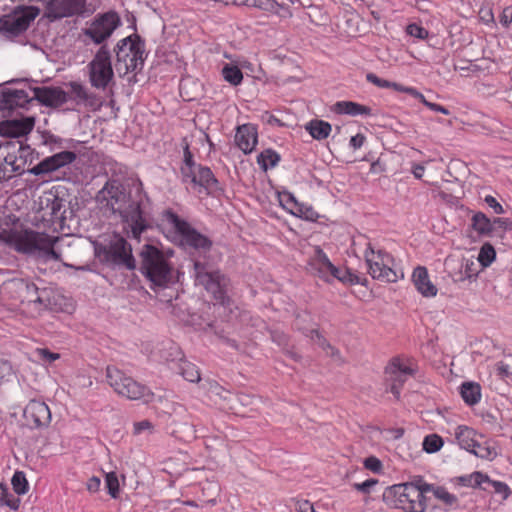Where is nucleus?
<instances>
[{
  "instance_id": "f257e3e1",
  "label": "nucleus",
  "mask_w": 512,
  "mask_h": 512,
  "mask_svg": "<svg viewBox=\"0 0 512 512\" xmlns=\"http://www.w3.org/2000/svg\"><path fill=\"white\" fill-rule=\"evenodd\" d=\"M96 200L102 206L121 216L125 228H129L127 231L129 237L139 239L147 228V221L143 216L140 201L127 194L120 182L108 181L98 192Z\"/></svg>"
},
{
  "instance_id": "f03ea898",
  "label": "nucleus",
  "mask_w": 512,
  "mask_h": 512,
  "mask_svg": "<svg viewBox=\"0 0 512 512\" xmlns=\"http://www.w3.org/2000/svg\"><path fill=\"white\" fill-rule=\"evenodd\" d=\"M0 297L13 308L32 307L39 313L46 309H56V293L51 288L39 290L34 283L24 279H11L0 287Z\"/></svg>"
},
{
  "instance_id": "7ed1b4c3",
  "label": "nucleus",
  "mask_w": 512,
  "mask_h": 512,
  "mask_svg": "<svg viewBox=\"0 0 512 512\" xmlns=\"http://www.w3.org/2000/svg\"><path fill=\"white\" fill-rule=\"evenodd\" d=\"M57 237L28 229L3 228L0 230V242L19 253L35 255L45 261H60L59 253L54 249Z\"/></svg>"
},
{
  "instance_id": "20e7f679",
  "label": "nucleus",
  "mask_w": 512,
  "mask_h": 512,
  "mask_svg": "<svg viewBox=\"0 0 512 512\" xmlns=\"http://www.w3.org/2000/svg\"><path fill=\"white\" fill-rule=\"evenodd\" d=\"M429 490L430 486L425 483H400L389 487L384 493V499L391 507L404 512H425V493Z\"/></svg>"
},
{
  "instance_id": "39448f33",
  "label": "nucleus",
  "mask_w": 512,
  "mask_h": 512,
  "mask_svg": "<svg viewBox=\"0 0 512 512\" xmlns=\"http://www.w3.org/2000/svg\"><path fill=\"white\" fill-rule=\"evenodd\" d=\"M116 71L120 76L141 69L144 65L145 43L138 34L120 40L116 47Z\"/></svg>"
},
{
  "instance_id": "423d86ee",
  "label": "nucleus",
  "mask_w": 512,
  "mask_h": 512,
  "mask_svg": "<svg viewBox=\"0 0 512 512\" xmlns=\"http://www.w3.org/2000/svg\"><path fill=\"white\" fill-rule=\"evenodd\" d=\"M368 266V273L373 279L394 283L404 277V273L398 270L394 257L383 249H375L370 243L364 252Z\"/></svg>"
},
{
  "instance_id": "0eeeda50",
  "label": "nucleus",
  "mask_w": 512,
  "mask_h": 512,
  "mask_svg": "<svg viewBox=\"0 0 512 512\" xmlns=\"http://www.w3.org/2000/svg\"><path fill=\"white\" fill-rule=\"evenodd\" d=\"M106 378L108 384L119 396L129 400H143L146 403L154 398L153 392L146 385L126 375L115 366L107 367Z\"/></svg>"
},
{
  "instance_id": "6e6552de",
  "label": "nucleus",
  "mask_w": 512,
  "mask_h": 512,
  "mask_svg": "<svg viewBox=\"0 0 512 512\" xmlns=\"http://www.w3.org/2000/svg\"><path fill=\"white\" fill-rule=\"evenodd\" d=\"M141 270L157 286H166L173 278V270L162 251L152 245H145L141 252Z\"/></svg>"
},
{
  "instance_id": "1a4fd4ad",
  "label": "nucleus",
  "mask_w": 512,
  "mask_h": 512,
  "mask_svg": "<svg viewBox=\"0 0 512 512\" xmlns=\"http://www.w3.org/2000/svg\"><path fill=\"white\" fill-rule=\"evenodd\" d=\"M415 372L416 365L412 359L400 356L392 358L384 370L387 390L399 399L404 383L414 376Z\"/></svg>"
},
{
  "instance_id": "9d476101",
  "label": "nucleus",
  "mask_w": 512,
  "mask_h": 512,
  "mask_svg": "<svg viewBox=\"0 0 512 512\" xmlns=\"http://www.w3.org/2000/svg\"><path fill=\"white\" fill-rule=\"evenodd\" d=\"M87 67L89 81L94 88L105 89L113 81L111 53L106 46L100 47Z\"/></svg>"
},
{
  "instance_id": "9b49d317",
  "label": "nucleus",
  "mask_w": 512,
  "mask_h": 512,
  "mask_svg": "<svg viewBox=\"0 0 512 512\" xmlns=\"http://www.w3.org/2000/svg\"><path fill=\"white\" fill-rule=\"evenodd\" d=\"M182 179L184 182L191 183L205 188L206 190L215 189L218 181L209 167L196 164L193 155L186 146L184 149V162L180 168Z\"/></svg>"
},
{
  "instance_id": "f8f14e48",
  "label": "nucleus",
  "mask_w": 512,
  "mask_h": 512,
  "mask_svg": "<svg viewBox=\"0 0 512 512\" xmlns=\"http://www.w3.org/2000/svg\"><path fill=\"white\" fill-rule=\"evenodd\" d=\"M121 24L120 17L114 11H109L96 16L86 28L83 34L93 43L101 44L111 37L113 32Z\"/></svg>"
},
{
  "instance_id": "ddd939ff",
  "label": "nucleus",
  "mask_w": 512,
  "mask_h": 512,
  "mask_svg": "<svg viewBox=\"0 0 512 512\" xmlns=\"http://www.w3.org/2000/svg\"><path fill=\"white\" fill-rule=\"evenodd\" d=\"M195 281L213 295L217 301H224L227 278L220 271H208L205 264L194 262Z\"/></svg>"
},
{
  "instance_id": "4468645a",
  "label": "nucleus",
  "mask_w": 512,
  "mask_h": 512,
  "mask_svg": "<svg viewBox=\"0 0 512 512\" xmlns=\"http://www.w3.org/2000/svg\"><path fill=\"white\" fill-rule=\"evenodd\" d=\"M99 254H103L106 261L121 264L129 269L134 268V259L131 252V246L127 241L115 235L107 245L98 248Z\"/></svg>"
},
{
  "instance_id": "2eb2a0df",
  "label": "nucleus",
  "mask_w": 512,
  "mask_h": 512,
  "mask_svg": "<svg viewBox=\"0 0 512 512\" xmlns=\"http://www.w3.org/2000/svg\"><path fill=\"white\" fill-rule=\"evenodd\" d=\"M23 423L29 429H42L49 426L51 422V411L49 406L41 400H30L23 409Z\"/></svg>"
},
{
  "instance_id": "dca6fc26",
  "label": "nucleus",
  "mask_w": 512,
  "mask_h": 512,
  "mask_svg": "<svg viewBox=\"0 0 512 512\" xmlns=\"http://www.w3.org/2000/svg\"><path fill=\"white\" fill-rule=\"evenodd\" d=\"M173 223L182 244L204 252L210 250L212 242L209 238L195 230L188 222L175 216Z\"/></svg>"
},
{
  "instance_id": "f3484780",
  "label": "nucleus",
  "mask_w": 512,
  "mask_h": 512,
  "mask_svg": "<svg viewBox=\"0 0 512 512\" xmlns=\"http://www.w3.org/2000/svg\"><path fill=\"white\" fill-rule=\"evenodd\" d=\"M36 14L32 11H15L0 18V32L17 36L27 30Z\"/></svg>"
},
{
  "instance_id": "a211bd4d",
  "label": "nucleus",
  "mask_w": 512,
  "mask_h": 512,
  "mask_svg": "<svg viewBox=\"0 0 512 512\" xmlns=\"http://www.w3.org/2000/svg\"><path fill=\"white\" fill-rule=\"evenodd\" d=\"M86 0H50L46 14L50 19H60L84 13Z\"/></svg>"
},
{
  "instance_id": "6ab92c4d",
  "label": "nucleus",
  "mask_w": 512,
  "mask_h": 512,
  "mask_svg": "<svg viewBox=\"0 0 512 512\" xmlns=\"http://www.w3.org/2000/svg\"><path fill=\"white\" fill-rule=\"evenodd\" d=\"M76 158V153L72 151H61L40 161L31 168L30 173L34 175L49 174L73 163Z\"/></svg>"
},
{
  "instance_id": "aec40b11",
  "label": "nucleus",
  "mask_w": 512,
  "mask_h": 512,
  "mask_svg": "<svg viewBox=\"0 0 512 512\" xmlns=\"http://www.w3.org/2000/svg\"><path fill=\"white\" fill-rule=\"evenodd\" d=\"M33 98L47 107H60L68 100V94L60 87L30 88Z\"/></svg>"
},
{
  "instance_id": "412c9836",
  "label": "nucleus",
  "mask_w": 512,
  "mask_h": 512,
  "mask_svg": "<svg viewBox=\"0 0 512 512\" xmlns=\"http://www.w3.org/2000/svg\"><path fill=\"white\" fill-rule=\"evenodd\" d=\"M33 99L28 91L24 89L4 88L0 90V110H13L23 108Z\"/></svg>"
},
{
  "instance_id": "4be33fe9",
  "label": "nucleus",
  "mask_w": 512,
  "mask_h": 512,
  "mask_svg": "<svg viewBox=\"0 0 512 512\" xmlns=\"http://www.w3.org/2000/svg\"><path fill=\"white\" fill-rule=\"evenodd\" d=\"M234 141L244 153H252L258 144V129L255 124L245 123L237 127Z\"/></svg>"
},
{
  "instance_id": "5701e85b",
  "label": "nucleus",
  "mask_w": 512,
  "mask_h": 512,
  "mask_svg": "<svg viewBox=\"0 0 512 512\" xmlns=\"http://www.w3.org/2000/svg\"><path fill=\"white\" fill-rule=\"evenodd\" d=\"M333 264L329 260L326 253L317 247L313 255L309 258L307 263L308 271L321 278L325 282L330 283V274Z\"/></svg>"
},
{
  "instance_id": "b1692460",
  "label": "nucleus",
  "mask_w": 512,
  "mask_h": 512,
  "mask_svg": "<svg viewBox=\"0 0 512 512\" xmlns=\"http://www.w3.org/2000/svg\"><path fill=\"white\" fill-rule=\"evenodd\" d=\"M14 148V145L8 143L0 145V180H9L22 170L16 155L10 151Z\"/></svg>"
},
{
  "instance_id": "393cba45",
  "label": "nucleus",
  "mask_w": 512,
  "mask_h": 512,
  "mask_svg": "<svg viewBox=\"0 0 512 512\" xmlns=\"http://www.w3.org/2000/svg\"><path fill=\"white\" fill-rule=\"evenodd\" d=\"M412 282L416 290L426 298L435 297L438 293V288L430 280L428 270L424 266H417L412 273Z\"/></svg>"
},
{
  "instance_id": "a878e982",
  "label": "nucleus",
  "mask_w": 512,
  "mask_h": 512,
  "mask_svg": "<svg viewBox=\"0 0 512 512\" xmlns=\"http://www.w3.org/2000/svg\"><path fill=\"white\" fill-rule=\"evenodd\" d=\"M468 452L488 461H493L498 456L495 443L492 440L486 439L482 434L476 439L475 448L470 449Z\"/></svg>"
},
{
  "instance_id": "bb28decb",
  "label": "nucleus",
  "mask_w": 512,
  "mask_h": 512,
  "mask_svg": "<svg viewBox=\"0 0 512 512\" xmlns=\"http://www.w3.org/2000/svg\"><path fill=\"white\" fill-rule=\"evenodd\" d=\"M69 86L71 88L72 98L78 104H85L86 106L92 107L94 109L100 106V102L96 95L90 93L82 84L78 82H71Z\"/></svg>"
},
{
  "instance_id": "cd10ccee",
  "label": "nucleus",
  "mask_w": 512,
  "mask_h": 512,
  "mask_svg": "<svg viewBox=\"0 0 512 512\" xmlns=\"http://www.w3.org/2000/svg\"><path fill=\"white\" fill-rule=\"evenodd\" d=\"M479 435L475 429L466 425H458L454 430L458 445L466 451L475 448L476 439L479 438Z\"/></svg>"
},
{
  "instance_id": "c85d7f7f",
  "label": "nucleus",
  "mask_w": 512,
  "mask_h": 512,
  "mask_svg": "<svg viewBox=\"0 0 512 512\" xmlns=\"http://www.w3.org/2000/svg\"><path fill=\"white\" fill-rule=\"evenodd\" d=\"M7 126V133L13 137L24 136L30 133L35 125V120L32 117H26L20 120H10L5 123Z\"/></svg>"
},
{
  "instance_id": "c756f323",
  "label": "nucleus",
  "mask_w": 512,
  "mask_h": 512,
  "mask_svg": "<svg viewBox=\"0 0 512 512\" xmlns=\"http://www.w3.org/2000/svg\"><path fill=\"white\" fill-rule=\"evenodd\" d=\"M334 111L338 114H346L351 116L357 115H371L372 110L370 107L352 102V101H339L334 105Z\"/></svg>"
},
{
  "instance_id": "7c9ffc66",
  "label": "nucleus",
  "mask_w": 512,
  "mask_h": 512,
  "mask_svg": "<svg viewBox=\"0 0 512 512\" xmlns=\"http://www.w3.org/2000/svg\"><path fill=\"white\" fill-rule=\"evenodd\" d=\"M306 130L312 136V138L316 140H324L326 139L332 130L330 123L324 120H311L306 125Z\"/></svg>"
},
{
  "instance_id": "2f4dec72",
  "label": "nucleus",
  "mask_w": 512,
  "mask_h": 512,
  "mask_svg": "<svg viewBox=\"0 0 512 512\" xmlns=\"http://www.w3.org/2000/svg\"><path fill=\"white\" fill-rule=\"evenodd\" d=\"M461 396L468 405H475L481 399V387L477 383L465 382L461 386Z\"/></svg>"
},
{
  "instance_id": "473e14b6",
  "label": "nucleus",
  "mask_w": 512,
  "mask_h": 512,
  "mask_svg": "<svg viewBox=\"0 0 512 512\" xmlns=\"http://www.w3.org/2000/svg\"><path fill=\"white\" fill-rule=\"evenodd\" d=\"M281 156L273 149H265L257 156V163L263 171H268L278 165Z\"/></svg>"
},
{
  "instance_id": "72a5a7b5",
  "label": "nucleus",
  "mask_w": 512,
  "mask_h": 512,
  "mask_svg": "<svg viewBox=\"0 0 512 512\" xmlns=\"http://www.w3.org/2000/svg\"><path fill=\"white\" fill-rule=\"evenodd\" d=\"M471 226L479 235H490L493 231V223L482 212H477L473 215Z\"/></svg>"
},
{
  "instance_id": "f704fd0d",
  "label": "nucleus",
  "mask_w": 512,
  "mask_h": 512,
  "mask_svg": "<svg viewBox=\"0 0 512 512\" xmlns=\"http://www.w3.org/2000/svg\"><path fill=\"white\" fill-rule=\"evenodd\" d=\"M334 279H337L343 284L348 285H355L360 283V278L353 274L349 269L336 267L335 265H333L331 269L330 282H332Z\"/></svg>"
},
{
  "instance_id": "c9c22d12",
  "label": "nucleus",
  "mask_w": 512,
  "mask_h": 512,
  "mask_svg": "<svg viewBox=\"0 0 512 512\" xmlns=\"http://www.w3.org/2000/svg\"><path fill=\"white\" fill-rule=\"evenodd\" d=\"M461 271L458 276L454 277L455 281H465L476 278L479 274L477 264L473 259H464L461 263Z\"/></svg>"
},
{
  "instance_id": "e433bc0d",
  "label": "nucleus",
  "mask_w": 512,
  "mask_h": 512,
  "mask_svg": "<svg viewBox=\"0 0 512 512\" xmlns=\"http://www.w3.org/2000/svg\"><path fill=\"white\" fill-rule=\"evenodd\" d=\"M179 373L189 382L200 381V372L197 366L187 360L181 359L178 364Z\"/></svg>"
},
{
  "instance_id": "4c0bfd02",
  "label": "nucleus",
  "mask_w": 512,
  "mask_h": 512,
  "mask_svg": "<svg viewBox=\"0 0 512 512\" xmlns=\"http://www.w3.org/2000/svg\"><path fill=\"white\" fill-rule=\"evenodd\" d=\"M222 76L225 81L233 86H238L242 83L243 73L236 65L226 64L222 69Z\"/></svg>"
},
{
  "instance_id": "58836bf2",
  "label": "nucleus",
  "mask_w": 512,
  "mask_h": 512,
  "mask_svg": "<svg viewBox=\"0 0 512 512\" xmlns=\"http://www.w3.org/2000/svg\"><path fill=\"white\" fill-rule=\"evenodd\" d=\"M496 259V251L494 247L486 242L484 243L478 253L477 261L480 263L482 268L489 267Z\"/></svg>"
},
{
  "instance_id": "ea45409f",
  "label": "nucleus",
  "mask_w": 512,
  "mask_h": 512,
  "mask_svg": "<svg viewBox=\"0 0 512 512\" xmlns=\"http://www.w3.org/2000/svg\"><path fill=\"white\" fill-rule=\"evenodd\" d=\"M444 445V441L438 434H429L424 437L423 450L429 454L438 452Z\"/></svg>"
},
{
  "instance_id": "a19ab883",
  "label": "nucleus",
  "mask_w": 512,
  "mask_h": 512,
  "mask_svg": "<svg viewBox=\"0 0 512 512\" xmlns=\"http://www.w3.org/2000/svg\"><path fill=\"white\" fill-rule=\"evenodd\" d=\"M13 490L18 495H24L29 490V483L23 471H16L11 479Z\"/></svg>"
},
{
  "instance_id": "79ce46f5",
  "label": "nucleus",
  "mask_w": 512,
  "mask_h": 512,
  "mask_svg": "<svg viewBox=\"0 0 512 512\" xmlns=\"http://www.w3.org/2000/svg\"><path fill=\"white\" fill-rule=\"evenodd\" d=\"M0 502L12 510H17L21 500L9 492L6 484L0 483Z\"/></svg>"
},
{
  "instance_id": "37998d69",
  "label": "nucleus",
  "mask_w": 512,
  "mask_h": 512,
  "mask_svg": "<svg viewBox=\"0 0 512 512\" xmlns=\"http://www.w3.org/2000/svg\"><path fill=\"white\" fill-rule=\"evenodd\" d=\"M366 80L379 87V88H386V89H393L397 92H401V89H402V84L400 83H397V82H391V81H388V80H385V79H382L380 77H378L376 74L374 73H368L366 74Z\"/></svg>"
},
{
  "instance_id": "c03bdc74",
  "label": "nucleus",
  "mask_w": 512,
  "mask_h": 512,
  "mask_svg": "<svg viewBox=\"0 0 512 512\" xmlns=\"http://www.w3.org/2000/svg\"><path fill=\"white\" fill-rule=\"evenodd\" d=\"M292 215L312 222L317 221L319 218L318 212L311 205L300 202Z\"/></svg>"
},
{
  "instance_id": "a18cd8bd",
  "label": "nucleus",
  "mask_w": 512,
  "mask_h": 512,
  "mask_svg": "<svg viewBox=\"0 0 512 512\" xmlns=\"http://www.w3.org/2000/svg\"><path fill=\"white\" fill-rule=\"evenodd\" d=\"M461 481L464 485L470 486V487H480L483 483H489L490 478L488 475L475 471L472 474L462 477Z\"/></svg>"
},
{
  "instance_id": "49530a36",
  "label": "nucleus",
  "mask_w": 512,
  "mask_h": 512,
  "mask_svg": "<svg viewBox=\"0 0 512 512\" xmlns=\"http://www.w3.org/2000/svg\"><path fill=\"white\" fill-rule=\"evenodd\" d=\"M247 6L267 13H276L279 7L275 0H248Z\"/></svg>"
},
{
  "instance_id": "de8ad7c7",
  "label": "nucleus",
  "mask_w": 512,
  "mask_h": 512,
  "mask_svg": "<svg viewBox=\"0 0 512 512\" xmlns=\"http://www.w3.org/2000/svg\"><path fill=\"white\" fill-rule=\"evenodd\" d=\"M311 340L322 348L327 355L334 356L337 353V350L330 345V343L319 333L317 330H311L310 332Z\"/></svg>"
},
{
  "instance_id": "09e8293b",
  "label": "nucleus",
  "mask_w": 512,
  "mask_h": 512,
  "mask_svg": "<svg viewBox=\"0 0 512 512\" xmlns=\"http://www.w3.org/2000/svg\"><path fill=\"white\" fill-rule=\"evenodd\" d=\"M279 201L281 206L293 214L296 208L298 207L299 201L295 198V196L290 192H282L279 194Z\"/></svg>"
},
{
  "instance_id": "8fccbe9b",
  "label": "nucleus",
  "mask_w": 512,
  "mask_h": 512,
  "mask_svg": "<svg viewBox=\"0 0 512 512\" xmlns=\"http://www.w3.org/2000/svg\"><path fill=\"white\" fill-rule=\"evenodd\" d=\"M44 201L47 208L50 206V216L56 217L62 208V200L53 194H49L44 197V200H41V205L44 204Z\"/></svg>"
},
{
  "instance_id": "3c124183",
  "label": "nucleus",
  "mask_w": 512,
  "mask_h": 512,
  "mask_svg": "<svg viewBox=\"0 0 512 512\" xmlns=\"http://www.w3.org/2000/svg\"><path fill=\"white\" fill-rule=\"evenodd\" d=\"M105 484L109 495L112 498H117L119 495V480L115 472L106 474Z\"/></svg>"
},
{
  "instance_id": "603ef678",
  "label": "nucleus",
  "mask_w": 512,
  "mask_h": 512,
  "mask_svg": "<svg viewBox=\"0 0 512 512\" xmlns=\"http://www.w3.org/2000/svg\"><path fill=\"white\" fill-rule=\"evenodd\" d=\"M34 355L37 357L39 361L43 363H52L58 359H60V354L51 352L47 348H37L34 351Z\"/></svg>"
},
{
  "instance_id": "864d4df0",
  "label": "nucleus",
  "mask_w": 512,
  "mask_h": 512,
  "mask_svg": "<svg viewBox=\"0 0 512 512\" xmlns=\"http://www.w3.org/2000/svg\"><path fill=\"white\" fill-rule=\"evenodd\" d=\"M14 374V369L11 362L5 358L0 357V385L9 381Z\"/></svg>"
},
{
  "instance_id": "5fc2aeb1",
  "label": "nucleus",
  "mask_w": 512,
  "mask_h": 512,
  "mask_svg": "<svg viewBox=\"0 0 512 512\" xmlns=\"http://www.w3.org/2000/svg\"><path fill=\"white\" fill-rule=\"evenodd\" d=\"M363 466L365 469L375 474H381L383 472V463L376 456H369L365 458Z\"/></svg>"
},
{
  "instance_id": "6e6d98bb",
  "label": "nucleus",
  "mask_w": 512,
  "mask_h": 512,
  "mask_svg": "<svg viewBox=\"0 0 512 512\" xmlns=\"http://www.w3.org/2000/svg\"><path fill=\"white\" fill-rule=\"evenodd\" d=\"M496 375L505 380L512 376V366L505 361H499L494 365Z\"/></svg>"
},
{
  "instance_id": "4d7b16f0",
  "label": "nucleus",
  "mask_w": 512,
  "mask_h": 512,
  "mask_svg": "<svg viewBox=\"0 0 512 512\" xmlns=\"http://www.w3.org/2000/svg\"><path fill=\"white\" fill-rule=\"evenodd\" d=\"M488 484L493 488V491L503 499H507L510 496L511 491L506 483L490 479Z\"/></svg>"
},
{
  "instance_id": "13d9d810",
  "label": "nucleus",
  "mask_w": 512,
  "mask_h": 512,
  "mask_svg": "<svg viewBox=\"0 0 512 512\" xmlns=\"http://www.w3.org/2000/svg\"><path fill=\"white\" fill-rule=\"evenodd\" d=\"M406 31L410 36L421 40L426 39L429 35L428 31L424 27L416 23L409 24L406 28Z\"/></svg>"
},
{
  "instance_id": "bf43d9fd",
  "label": "nucleus",
  "mask_w": 512,
  "mask_h": 512,
  "mask_svg": "<svg viewBox=\"0 0 512 512\" xmlns=\"http://www.w3.org/2000/svg\"><path fill=\"white\" fill-rule=\"evenodd\" d=\"M378 484V480L374 478H370L365 480L362 483H354L353 488L359 492L369 494L370 489Z\"/></svg>"
},
{
  "instance_id": "052dcab7",
  "label": "nucleus",
  "mask_w": 512,
  "mask_h": 512,
  "mask_svg": "<svg viewBox=\"0 0 512 512\" xmlns=\"http://www.w3.org/2000/svg\"><path fill=\"white\" fill-rule=\"evenodd\" d=\"M401 92L402 93H406V94H409L410 96L414 97L415 99L419 100L421 103H423L426 107H427V104L430 102L428 101L425 96L420 92L418 91L415 87H411V86H402V89H401Z\"/></svg>"
},
{
  "instance_id": "680f3d73",
  "label": "nucleus",
  "mask_w": 512,
  "mask_h": 512,
  "mask_svg": "<svg viewBox=\"0 0 512 512\" xmlns=\"http://www.w3.org/2000/svg\"><path fill=\"white\" fill-rule=\"evenodd\" d=\"M499 22L505 28H508L512 24V5L503 8L499 16Z\"/></svg>"
},
{
  "instance_id": "e2e57ef3",
  "label": "nucleus",
  "mask_w": 512,
  "mask_h": 512,
  "mask_svg": "<svg viewBox=\"0 0 512 512\" xmlns=\"http://www.w3.org/2000/svg\"><path fill=\"white\" fill-rule=\"evenodd\" d=\"M295 509L298 512H315L313 504L306 499H296Z\"/></svg>"
},
{
  "instance_id": "0e129e2a",
  "label": "nucleus",
  "mask_w": 512,
  "mask_h": 512,
  "mask_svg": "<svg viewBox=\"0 0 512 512\" xmlns=\"http://www.w3.org/2000/svg\"><path fill=\"white\" fill-rule=\"evenodd\" d=\"M134 434H141L143 431H153V424L149 420H142L134 423Z\"/></svg>"
},
{
  "instance_id": "69168bd1",
  "label": "nucleus",
  "mask_w": 512,
  "mask_h": 512,
  "mask_svg": "<svg viewBox=\"0 0 512 512\" xmlns=\"http://www.w3.org/2000/svg\"><path fill=\"white\" fill-rule=\"evenodd\" d=\"M484 201L485 203L493 209V211L496 213V214H503L504 213V209L502 207V205L496 200L495 197H493L492 195H487L485 196L484 198Z\"/></svg>"
},
{
  "instance_id": "338daca9",
  "label": "nucleus",
  "mask_w": 512,
  "mask_h": 512,
  "mask_svg": "<svg viewBox=\"0 0 512 512\" xmlns=\"http://www.w3.org/2000/svg\"><path fill=\"white\" fill-rule=\"evenodd\" d=\"M100 486H101V480L99 477H96V476L89 478L86 483V488L91 493H95V492L99 491Z\"/></svg>"
},
{
  "instance_id": "774afa93",
  "label": "nucleus",
  "mask_w": 512,
  "mask_h": 512,
  "mask_svg": "<svg viewBox=\"0 0 512 512\" xmlns=\"http://www.w3.org/2000/svg\"><path fill=\"white\" fill-rule=\"evenodd\" d=\"M366 138L362 133H358L355 136H352L350 139V146L357 150L361 148L365 142Z\"/></svg>"
}]
</instances>
